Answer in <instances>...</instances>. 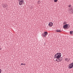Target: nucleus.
Instances as JSON below:
<instances>
[{"mask_svg":"<svg viewBox=\"0 0 73 73\" xmlns=\"http://www.w3.org/2000/svg\"><path fill=\"white\" fill-rule=\"evenodd\" d=\"M18 2L19 5H22L24 3V0H18Z\"/></svg>","mask_w":73,"mask_h":73,"instance_id":"f257e3e1","label":"nucleus"},{"mask_svg":"<svg viewBox=\"0 0 73 73\" xmlns=\"http://www.w3.org/2000/svg\"><path fill=\"white\" fill-rule=\"evenodd\" d=\"M62 60V58L60 57V58H57L56 59V61H57V62H61Z\"/></svg>","mask_w":73,"mask_h":73,"instance_id":"f03ea898","label":"nucleus"},{"mask_svg":"<svg viewBox=\"0 0 73 73\" xmlns=\"http://www.w3.org/2000/svg\"><path fill=\"white\" fill-rule=\"evenodd\" d=\"M73 68V62L72 63H71L69 65V67L68 68L69 69H72V68Z\"/></svg>","mask_w":73,"mask_h":73,"instance_id":"7ed1b4c3","label":"nucleus"},{"mask_svg":"<svg viewBox=\"0 0 73 73\" xmlns=\"http://www.w3.org/2000/svg\"><path fill=\"white\" fill-rule=\"evenodd\" d=\"M53 25V24L52 22H50L48 24V26L49 27H52V26Z\"/></svg>","mask_w":73,"mask_h":73,"instance_id":"20e7f679","label":"nucleus"},{"mask_svg":"<svg viewBox=\"0 0 73 73\" xmlns=\"http://www.w3.org/2000/svg\"><path fill=\"white\" fill-rule=\"evenodd\" d=\"M60 58L59 57V56L57 55L56 54L54 55V58H56V59H57V58Z\"/></svg>","mask_w":73,"mask_h":73,"instance_id":"39448f33","label":"nucleus"},{"mask_svg":"<svg viewBox=\"0 0 73 73\" xmlns=\"http://www.w3.org/2000/svg\"><path fill=\"white\" fill-rule=\"evenodd\" d=\"M63 28L64 29H68V25L67 24H66L63 26Z\"/></svg>","mask_w":73,"mask_h":73,"instance_id":"423d86ee","label":"nucleus"},{"mask_svg":"<svg viewBox=\"0 0 73 73\" xmlns=\"http://www.w3.org/2000/svg\"><path fill=\"white\" fill-rule=\"evenodd\" d=\"M56 55H58V56H59V57L60 58L61 57V53L59 52L56 53Z\"/></svg>","mask_w":73,"mask_h":73,"instance_id":"0eeeda50","label":"nucleus"},{"mask_svg":"<svg viewBox=\"0 0 73 73\" xmlns=\"http://www.w3.org/2000/svg\"><path fill=\"white\" fill-rule=\"evenodd\" d=\"M70 58H65L64 59V60L65 61H66L67 62H68V61H69L70 60Z\"/></svg>","mask_w":73,"mask_h":73,"instance_id":"6e6552de","label":"nucleus"},{"mask_svg":"<svg viewBox=\"0 0 73 73\" xmlns=\"http://www.w3.org/2000/svg\"><path fill=\"white\" fill-rule=\"evenodd\" d=\"M44 33V35L46 36V35H48V32H47L45 31Z\"/></svg>","mask_w":73,"mask_h":73,"instance_id":"1a4fd4ad","label":"nucleus"},{"mask_svg":"<svg viewBox=\"0 0 73 73\" xmlns=\"http://www.w3.org/2000/svg\"><path fill=\"white\" fill-rule=\"evenodd\" d=\"M56 31L57 32H61V31L60 30H56Z\"/></svg>","mask_w":73,"mask_h":73,"instance_id":"9d476101","label":"nucleus"},{"mask_svg":"<svg viewBox=\"0 0 73 73\" xmlns=\"http://www.w3.org/2000/svg\"><path fill=\"white\" fill-rule=\"evenodd\" d=\"M42 35L43 37H46V36L45 35V34L44 33H42Z\"/></svg>","mask_w":73,"mask_h":73,"instance_id":"9b49d317","label":"nucleus"},{"mask_svg":"<svg viewBox=\"0 0 73 73\" xmlns=\"http://www.w3.org/2000/svg\"><path fill=\"white\" fill-rule=\"evenodd\" d=\"M70 35H73V31H70Z\"/></svg>","mask_w":73,"mask_h":73,"instance_id":"f8f14e48","label":"nucleus"},{"mask_svg":"<svg viewBox=\"0 0 73 73\" xmlns=\"http://www.w3.org/2000/svg\"><path fill=\"white\" fill-rule=\"evenodd\" d=\"M67 28H70V25H69L68 24H67Z\"/></svg>","mask_w":73,"mask_h":73,"instance_id":"ddd939ff","label":"nucleus"},{"mask_svg":"<svg viewBox=\"0 0 73 73\" xmlns=\"http://www.w3.org/2000/svg\"><path fill=\"white\" fill-rule=\"evenodd\" d=\"M71 6H72V5L70 4L68 5V8H71Z\"/></svg>","mask_w":73,"mask_h":73,"instance_id":"4468645a","label":"nucleus"},{"mask_svg":"<svg viewBox=\"0 0 73 73\" xmlns=\"http://www.w3.org/2000/svg\"><path fill=\"white\" fill-rule=\"evenodd\" d=\"M58 1V0H54V1L55 3H56L57 1Z\"/></svg>","mask_w":73,"mask_h":73,"instance_id":"2eb2a0df","label":"nucleus"},{"mask_svg":"<svg viewBox=\"0 0 73 73\" xmlns=\"http://www.w3.org/2000/svg\"><path fill=\"white\" fill-rule=\"evenodd\" d=\"M40 3V1H38V4H39Z\"/></svg>","mask_w":73,"mask_h":73,"instance_id":"dca6fc26","label":"nucleus"},{"mask_svg":"<svg viewBox=\"0 0 73 73\" xmlns=\"http://www.w3.org/2000/svg\"><path fill=\"white\" fill-rule=\"evenodd\" d=\"M72 10H71V11H69V13H72Z\"/></svg>","mask_w":73,"mask_h":73,"instance_id":"f3484780","label":"nucleus"},{"mask_svg":"<svg viewBox=\"0 0 73 73\" xmlns=\"http://www.w3.org/2000/svg\"><path fill=\"white\" fill-rule=\"evenodd\" d=\"M1 69L0 68V73H1Z\"/></svg>","mask_w":73,"mask_h":73,"instance_id":"a211bd4d","label":"nucleus"},{"mask_svg":"<svg viewBox=\"0 0 73 73\" xmlns=\"http://www.w3.org/2000/svg\"><path fill=\"white\" fill-rule=\"evenodd\" d=\"M73 7H71V9L72 10H73Z\"/></svg>","mask_w":73,"mask_h":73,"instance_id":"6ab92c4d","label":"nucleus"},{"mask_svg":"<svg viewBox=\"0 0 73 73\" xmlns=\"http://www.w3.org/2000/svg\"><path fill=\"white\" fill-rule=\"evenodd\" d=\"M69 11H71V9H70V8L69 9Z\"/></svg>","mask_w":73,"mask_h":73,"instance_id":"aec40b11","label":"nucleus"},{"mask_svg":"<svg viewBox=\"0 0 73 73\" xmlns=\"http://www.w3.org/2000/svg\"><path fill=\"white\" fill-rule=\"evenodd\" d=\"M2 48H1L0 47V50H1V49H2Z\"/></svg>","mask_w":73,"mask_h":73,"instance_id":"412c9836","label":"nucleus"},{"mask_svg":"<svg viewBox=\"0 0 73 73\" xmlns=\"http://www.w3.org/2000/svg\"><path fill=\"white\" fill-rule=\"evenodd\" d=\"M21 65H23V63H21Z\"/></svg>","mask_w":73,"mask_h":73,"instance_id":"4be33fe9","label":"nucleus"},{"mask_svg":"<svg viewBox=\"0 0 73 73\" xmlns=\"http://www.w3.org/2000/svg\"><path fill=\"white\" fill-rule=\"evenodd\" d=\"M23 65H25V64H24Z\"/></svg>","mask_w":73,"mask_h":73,"instance_id":"5701e85b","label":"nucleus"},{"mask_svg":"<svg viewBox=\"0 0 73 73\" xmlns=\"http://www.w3.org/2000/svg\"><path fill=\"white\" fill-rule=\"evenodd\" d=\"M72 11H72V12H73V9H72Z\"/></svg>","mask_w":73,"mask_h":73,"instance_id":"b1692460","label":"nucleus"}]
</instances>
